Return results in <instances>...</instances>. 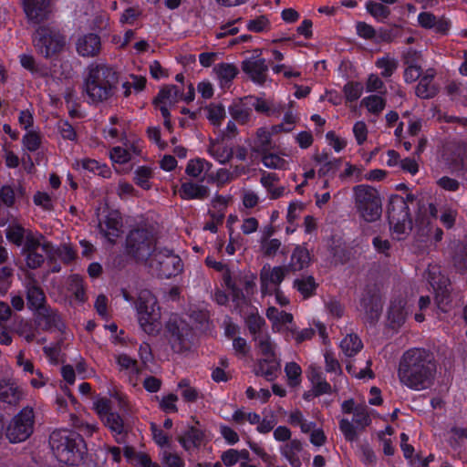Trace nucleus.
Instances as JSON below:
<instances>
[{
    "label": "nucleus",
    "mask_w": 467,
    "mask_h": 467,
    "mask_svg": "<svg viewBox=\"0 0 467 467\" xmlns=\"http://www.w3.org/2000/svg\"><path fill=\"white\" fill-rule=\"evenodd\" d=\"M436 372L437 366L433 354L420 348L405 351L398 368L400 383L416 391L431 388L434 383Z\"/></svg>",
    "instance_id": "1"
},
{
    "label": "nucleus",
    "mask_w": 467,
    "mask_h": 467,
    "mask_svg": "<svg viewBox=\"0 0 467 467\" xmlns=\"http://www.w3.org/2000/svg\"><path fill=\"white\" fill-rule=\"evenodd\" d=\"M120 74L106 64L91 65L84 81L83 91L92 103L110 99L117 92Z\"/></svg>",
    "instance_id": "2"
},
{
    "label": "nucleus",
    "mask_w": 467,
    "mask_h": 467,
    "mask_svg": "<svg viewBox=\"0 0 467 467\" xmlns=\"http://www.w3.org/2000/svg\"><path fill=\"white\" fill-rule=\"evenodd\" d=\"M381 287L380 266L374 264L366 275V284L360 294L358 307V310L362 314V318L371 325H374L379 319L382 313Z\"/></svg>",
    "instance_id": "3"
},
{
    "label": "nucleus",
    "mask_w": 467,
    "mask_h": 467,
    "mask_svg": "<svg viewBox=\"0 0 467 467\" xmlns=\"http://www.w3.org/2000/svg\"><path fill=\"white\" fill-rule=\"evenodd\" d=\"M49 445L57 460L68 465H78L87 451L82 436L67 430L54 431L49 436Z\"/></svg>",
    "instance_id": "4"
},
{
    "label": "nucleus",
    "mask_w": 467,
    "mask_h": 467,
    "mask_svg": "<svg viewBox=\"0 0 467 467\" xmlns=\"http://www.w3.org/2000/svg\"><path fill=\"white\" fill-rule=\"evenodd\" d=\"M354 207L359 216L368 223L379 220L382 213V202L378 190L370 185L353 187Z\"/></svg>",
    "instance_id": "5"
},
{
    "label": "nucleus",
    "mask_w": 467,
    "mask_h": 467,
    "mask_svg": "<svg viewBox=\"0 0 467 467\" xmlns=\"http://www.w3.org/2000/svg\"><path fill=\"white\" fill-rule=\"evenodd\" d=\"M136 309L143 331L148 335H158L161 329L160 307L157 305V298L150 290L140 291Z\"/></svg>",
    "instance_id": "6"
},
{
    "label": "nucleus",
    "mask_w": 467,
    "mask_h": 467,
    "mask_svg": "<svg viewBox=\"0 0 467 467\" xmlns=\"http://www.w3.org/2000/svg\"><path fill=\"white\" fill-rule=\"evenodd\" d=\"M411 193L403 198L398 194L389 199L387 213L390 229L398 235L409 234L412 230L413 223L410 213L409 202L415 201Z\"/></svg>",
    "instance_id": "7"
},
{
    "label": "nucleus",
    "mask_w": 467,
    "mask_h": 467,
    "mask_svg": "<svg viewBox=\"0 0 467 467\" xmlns=\"http://www.w3.org/2000/svg\"><path fill=\"white\" fill-rule=\"evenodd\" d=\"M32 38L37 53L45 58L57 55L66 45V36L51 25L38 26Z\"/></svg>",
    "instance_id": "8"
},
{
    "label": "nucleus",
    "mask_w": 467,
    "mask_h": 467,
    "mask_svg": "<svg viewBox=\"0 0 467 467\" xmlns=\"http://www.w3.org/2000/svg\"><path fill=\"white\" fill-rule=\"evenodd\" d=\"M156 249V239L147 229H133L126 237V254L136 262L150 259Z\"/></svg>",
    "instance_id": "9"
},
{
    "label": "nucleus",
    "mask_w": 467,
    "mask_h": 467,
    "mask_svg": "<svg viewBox=\"0 0 467 467\" xmlns=\"http://www.w3.org/2000/svg\"><path fill=\"white\" fill-rule=\"evenodd\" d=\"M35 415L32 408H24L8 424L5 436L12 443L27 440L34 431Z\"/></svg>",
    "instance_id": "10"
},
{
    "label": "nucleus",
    "mask_w": 467,
    "mask_h": 467,
    "mask_svg": "<svg viewBox=\"0 0 467 467\" xmlns=\"http://www.w3.org/2000/svg\"><path fill=\"white\" fill-rule=\"evenodd\" d=\"M150 267L152 268L161 278L176 276L182 270L181 258L168 249H156L150 259Z\"/></svg>",
    "instance_id": "11"
},
{
    "label": "nucleus",
    "mask_w": 467,
    "mask_h": 467,
    "mask_svg": "<svg viewBox=\"0 0 467 467\" xmlns=\"http://www.w3.org/2000/svg\"><path fill=\"white\" fill-rule=\"evenodd\" d=\"M165 328L174 352L182 353L191 348L192 328L186 321L172 317L166 323Z\"/></svg>",
    "instance_id": "12"
},
{
    "label": "nucleus",
    "mask_w": 467,
    "mask_h": 467,
    "mask_svg": "<svg viewBox=\"0 0 467 467\" xmlns=\"http://www.w3.org/2000/svg\"><path fill=\"white\" fill-rule=\"evenodd\" d=\"M27 21L40 25L47 21L52 14L51 0H22Z\"/></svg>",
    "instance_id": "13"
},
{
    "label": "nucleus",
    "mask_w": 467,
    "mask_h": 467,
    "mask_svg": "<svg viewBox=\"0 0 467 467\" xmlns=\"http://www.w3.org/2000/svg\"><path fill=\"white\" fill-rule=\"evenodd\" d=\"M34 322L43 331H62L65 324L58 311L50 306L41 307L34 313Z\"/></svg>",
    "instance_id": "14"
},
{
    "label": "nucleus",
    "mask_w": 467,
    "mask_h": 467,
    "mask_svg": "<svg viewBox=\"0 0 467 467\" xmlns=\"http://www.w3.org/2000/svg\"><path fill=\"white\" fill-rule=\"evenodd\" d=\"M241 68L256 84L264 85L267 80L268 65L265 58L254 56L244 59Z\"/></svg>",
    "instance_id": "15"
},
{
    "label": "nucleus",
    "mask_w": 467,
    "mask_h": 467,
    "mask_svg": "<svg viewBox=\"0 0 467 467\" xmlns=\"http://www.w3.org/2000/svg\"><path fill=\"white\" fill-rule=\"evenodd\" d=\"M291 273L286 265L270 267L269 265L263 266L260 272L261 291L263 294L268 292V285L273 284L278 285L285 279V275Z\"/></svg>",
    "instance_id": "16"
},
{
    "label": "nucleus",
    "mask_w": 467,
    "mask_h": 467,
    "mask_svg": "<svg viewBox=\"0 0 467 467\" xmlns=\"http://www.w3.org/2000/svg\"><path fill=\"white\" fill-rule=\"evenodd\" d=\"M99 227L104 236L110 242L114 243L122 227V220L117 211L109 212L104 221H99Z\"/></svg>",
    "instance_id": "17"
},
{
    "label": "nucleus",
    "mask_w": 467,
    "mask_h": 467,
    "mask_svg": "<svg viewBox=\"0 0 467 467\" xmlns=\"http://www.w3.org/2000/svg\"><path fill=\"white\" fill-rule=\"evenodd\" d=\"M76 47L78 53L82 57H95L101 49L100 37L93 33L83 35L78 39Z\"/></svg>",
    "instance_id": "18"
},
{
    "label": "nucleus",
    "mask_w": 467,
    "mask_h": 467,
    "mask_svg": "<svg viewBox=\"0 0 467 467\" xmlns=\"http://www.w3.org/2000/svg\"><path fill=\"white\" fill-rule=\"evenodd\" d=\"M180 196L184 200H203L210 194L209 188L193 182H182L179 190Z\"/></svg>",
    "instance_id": "19"
},
{
    "label": "nucleus",
    "mask_w": 467,
    "mask_h": 467,
    "mask_svg": "<svg viewBox=\"0 0 467 467\" xmlns=\"http://www.w3.org/2000/svg\"><path fill=\"white\" fill-rule=\"evenodd\" d=\"M452 263L455 269L460 273L467 271V237L458 240L452 245Z\"/></svg>",
    "instance_id": "20"
},
{
    "label": "nucleus",
    "mask_w": 467,
    "mask_h": 467,
    "mask_svg": "<svg viewBox=\"0 0 467 467\" xmlns=\"http://www.w3.org/2000/svg\"><path fill=\"white\" fill-rule=\"evenodd\" d=\"M310 264V254L306 248L297 245L294 249L290 263L286 265L291 273H296L306 268Z\"/></svg>",
    "instance_id": "21"
},
{
    "label": "nucleus",
    "mask_w": 467,
    "mask_h": 467,
    "mask_svg": "<svg viewBox=\"0 0 467 467\" xmlns=\"http://www.w3.org/2000/svg\"><path fill=\"white\" fill-rule=\"evenodd\" d=\"M23 396L22 390L12 382L0 381V400L8 405H17Z\"/></svg>",
    "instance_id": "22"
},
{
    "label": "nucleus",
    "mask_w": 467,
    "mask_h": 467,
    "mask_svg": "<svg viewBox=\"0 0 467 467\" xmlns=\"http://www.w3.org/2000/svg\"><path fill=\"white\" fill-rule=\"evenodd\" d=\"M438 216V210L434 203L425 202L424 200L418 202V213L416 215V224L420 227L428 226L431 223V219H436Z\"/></svg>",
    "instance_id": "23"
},
{
    "label": "nucleus",
    "mask_w": 467,
    "mask_h": 467,
    "mask_svg": "<svg viewBox=\"0 0 467 467\" xmlns=\"http://www.w3.org/2000/svg\"><path fill=\"white\" fill-rule=\"evenodd\" d=\"M26 300L28 308L34 313L47 306L43 289L36 284L26 286Z\"/></svg>",
    "instance_id": "24"
},
{
    "label": "nucleus",
    "mask_w": 467,
    "mask_h": 467,
    "mask_svg": "<svg viewBox=\"0 0 467 467\" xmlns=\"http://www.w3.org/2000/svg\"><path fill=\"white\" fill-rule=\"evenodd\" d=\"M208 152L221 164L228 163L234 156V149L223 145L218 140H210Z\"/></svg>",
    "instance_id": "25"
},
{
    "label": "nucleus",
    "mask_w": 467,
    "mask_h": 467,
    "mask_svg": "<svg viewBox=\"0 0 467 467\" xmlns=\"http://www.w3.org/2000/svg\"><path fill=\"white\" fill-rule=\"evenodd\" d=\"M450 285V282L448 279L443 278L440 281L437 287H434L435 289V301L438 306V307L443 311L447 312L450 309L451 297V292L448 288V285Z\"/></svg>",
    "instance_id": "26"
},
{
    "label": "nucleus",
    "mask_w": 467,
    "mask_h": 467,
    "mask_svg": "<svg viewBox=\"0 0 467 467\" xmlns=\"http://www.w3.org/2000/svg\"><path fill=\"white\" fill-rule=\"evenodd\" d=\"M303 450L302 442L299 440H291L281 448V454L289 462L292 467H300L301 461L297 453Z\"/></svg>",
    "instance_id": "27"
},
{
    "label": "nucleus",
    "mask_w": 467,
    "mask_h": 467,
    "mask_svg": "<svg viewBox=\"0 0 467 467\" xmlns=\"http://www.w3.org/2000/svg\"><path fill=\"white\" fill-rule=\"evenodd\" d=\"M203 438V431L192 426L184 435L178 437V441L186 451H189L192 447L198 448Z\"/></svg>",
    "instance_id": "28"
},
{
    "label": "nucleus",
    "mask_w": 467,
    "mask_h": 467,
    "mask_svg": "<svg viewBox=\"0 0 467 467\" xmlns=\"http://www.w3.org/2000/svg\"><path fill=\"white\" fill-rule=\"evenodd\" d=\"M273 149L271 133L265 128L258 129L252 150L259 154H265Z\"/></svg>",
    "instance_id": "29"
},
{
    "label": "nucleus",
    "mask_w": 467,
    "mask_h": 467,
    "mask_svg": "<svg viewBox=\"0 0 467 467\" xmlns=\"http://www.w3.org/2000/svg\"><path fill=\"white\" fill-rule=\"evenodd\" d=\"M294 287L303 296V297L309 298L316 294L318 284L316 282L314 276L307 275L296 278L294 281Z\"/></svg>",
    "instance_id": "30"
},
{
    "label": "nucleus",
    "mask_w": 467,
    "mask_h": 467,
    "mask_svg": "<svg viewBox=\"0 0 467 467\" xmlns=\"http://www.w3.org/2000/svg\"><path fill=\"white\" fill-rule=\"evenodd\" d=\"M438 92L439 88L431 82V75L423 76L415 88L416 95L422 99H432Z\"/></svg>",
    "instance_id": "31"
},
{
    "label": "nucleus",
    "mask_w": 467,
    "mask_h": 467,
    "mask_svg": "<svg viewBox=\"0 0 467 467\" xmlns=\"http://www.w3.org/2000/svg\"><path fill=\"white\" fill-rule=\"evenodd\" d=\"M280 368V364L275 358H263L259 361L256 375L264 376L267 380H273L276 377V372Z\"/></svg>",
    "instance_id": "32"
},
{
    "label": "nucleus",
    "mask_w": 467,
    "mask_h": 467,
    "mask_svg": "<svg viewBox=\"0 0 467 467\" xmlns=\"http://www.w3.org/2000/svg\"><path fill=\"white\" fill-rule=\"evenodd\" d=\"M180 98H182V93L177 86L166 85L159 91L157 97L153 99V104H162L167 99H170L172 103H176Z\"/></svg>",
    "instance_id": "33"
},
{
    "label": "nucleus",
    "mask_w": 467,
    "mask_h": 467,
    "mask_svg": "<svg viewBox=\"0 0 467 467\" xmlns=\"http://www.w3.org/2000/svg\"><path fill=\"white\" fill-rule=\"evenodd\" d=\"M342 351L348 357H353L363 348L360 338L355 334L348 335L340 343Z\"/></svg>",
    "instance_id": "34"
},
{
    "label": "nucleus",
    "mask_w": 467,
    "mask_h": 467,
    "mask_svg": "<svg viewBox=\"0 0 467 467\" xmlns=\"http://www.w3.org/2000/svg\"><path fill=\"white\" fill-rule=\"evenodd\" d=\"M26 242L23 247V254L33 252L35 250L42 249L44 253H48L51 249L50 243H40L39 239L36 238L31 231L26 234Z\"/></svg>",
    "instance_id": "35"
},
{
    "label": "nucleus",
    "mask_w": 467,
    "mask_h": 467,
    "mask_svg": "<svg viewBox=\"0 0 467 467\" xmlns=\"http://www.w3.org/2000/svg\"><path fill=\"white\" fill-rule=\"evenodd\" d=\"M214 71L221 81L231 82L238 74V68L232 64L220 63L214 67Z\"/></svg>",
    "instance_id": "36"
},
{
    "label": "nucleus",
    "mask_w": 467,
    "mask_h": 467,
    "mask_svg": "<svg viewBox=\"0 0 467 467\" xmlns=\"http://www.w3.org/2000/svg\"><path fill=\"white\" fill-rule=\"evenodd\" d=\"M366 9L373 17L380 21L387 19L390 15L389 8L379 2L368 1Z\"/></svg>",
    "instance_id": "37"
},
{
    "label": "nucleus",
    "mask_w": 467,
    "mask_h": 467,
    "mask_svg": "<svg viewBox=\"0 0 467 467\" xmlns=\"http://www.w3.org/2000/svg\"><path fill=\"white\" fill-rule=\"evenodd\" d=\"M251 111V109L244 107L241 101L229 107V113L232 118L242 124L249 120Z\"/></svg>",
    "instance_id": "38"
},
{
    "label": "nucleus",
    "mask_w": 467,
    "mask_h": 467,
    "mask_svg": "<svg viewBox=\"0 0 467 467\" xmlns=\"http://www.w3.org/2000/svg\"><path fill=\"white\" fill-rule=\"evenodd\" d=\"M101 420L111 431L117 434L124 432V421L118 413L111 411L106 414Z\"/></svg>",
    "instance_id": "39"
},
{
    "label": "nucleus",
    "mask_w": 467,
    "mask_h": 467,
    "mask_svg": "<svg viewBox=\"0 0 467 467\" xmlns=\"http://www.w3.org/2000/svg\"><path fill=\"white\" fill-rule=\"evenodd\" d=\"M20 63L23 67L32 73L39 74L40 76L47 75V68L36 63L32 55L23 54L20 56Z\"/></svg>",
    "instance_id": "40"
},
{
    "label": "nucleus",
    "mask_w": 467,
    "mask_h": 467,
    "mask_svg": "<svg viewBox=\"0 0 467 467\" xmlns=\"http://www.w3.org/2000/svg\"><path fill=\"white\" fill-rule=\"evenodd\" d=\"M361 104L366 106L368 110L379 115L385 108V99L377 95H371L362 99Z\"/></svg>",
    "instance_id": "41"
},
{
    "label": "nucleus",
    "mask_w": 467,
    "mask_h": 467,
    "mask_svg": "<svg viewBox=\"0 0 467 467\" xmlns=\"http://www.w3.org/2000/svg\"><path fill=\"white\" fill-rule=\"evenodd\" d=\"M401 29L398 26H393L389 28H379L377 31L375 42H387L390 43L395 38L400 36Z\"/></svg>",
    "instance_id": "42"
},
{
    "label": "nucleus",
    "mask_w": 467,
    "mask_h": 467,
    "mask_svg": "<svg viewBox=\"0 0 467 467\" xmlns=\"http://www.w3.org/2000/svg\"><path fill=\"white\" fill-rule=\"evenodd\" d=\"M26 230L19 224L10 225L6 229V238L9 242L20 246L26 237Z\"/></svg>",
    "instance_id": "43"
},
{
    "label": "nucleus",
    "mask_w": 467,
    "mask_h": 467,
    "mask_svg": "<svg viewBox=\"0 0 467 467\" xmlns=\"http://www.w3.org/2000/svg\"><path fill=\"white\" fill-rule=\"evenodd\" d=\"M345 98L348 101L358 100L363 91V85L360 82H348L343 88Z\"/></svg>",
    "instance_id": "44"
},
{
    "label": "nucleus",
    "mask_w": 467,
    "mask_h": 467,
    "mask_svg": "<svg viewBox=\"0 0 467 467\" xmlns=\"http://www.w3.org/2000/svg\"><path fill=\"white\" fill-rule=\"evenodd\" d=\"M285 371L291 387H296L300 383V376L302 373L300 366L296 362H289L285 365Z\"/></svg>",
    "instance_id": "45"
},
{
    "label": "nucleus",
    "mask_w": 467,
    "mask_h": 467,
    "mask_svg": "<svg viewBox=\"0 0 467 467\" xmlns=\"http://www.w3.org/2000/svg\"><path fill=\"white\" fill-rule=\"evenodd\" d=\"M68 290L74 294L75 298L77 300H78L80 302L86 301V295H85V289L83 286V281L78 275H74L70 276V283H69Z\"/></svg>",
    "instance_id": "46"
},
{
    "label": "nucleus",
    "mask_w": 467,
    "mask_h": 467,
    "mask_svg": "<svg viewBox=\"0 0 467 467\" xmlns=\"http://www.w3.org/2000/svg\"><path fill=\"white\" fill-rule=\"evenodd\" d=\"M234 176L227 169H219L215 173H210L207 175L209 182H215L218 187L224 185L231 182Z\"/></svg>",
    "instance_id": "47"
},
{
    "label": "nucleus",
    "mask_w": 467,
    "mask_h": 467,
    "mask_svg": "<svg viewBox=\"0 0 467 467\" xmlns=\"http://www.w3.org/2000/svg\"><path fill=\"white\" fill-rule=\"evenodd\" d=\"M206 109L208 111V119L215 126L220 125L225 117L224 107L222 104H211Z\"/></svg>",
    "instance_id": "48"
},
{
    "label": "nucleus",
    "mask_w": 467,
    "mask_h": 467,
    "mask_svg": "<svg viewBox=\"0 0 467 467\" xmlns=\"http://www.w3.org/2000/svg\"><path fill=\"white\" fill-rule=\"evenodd\" d=\"M151 170L146 166L139 167L135 171L134 181L136 184L143 189H150V178L151 177Z\"/></svg>",
    "instance_id": "49"
},
{
    "label": "nucleus",
    "mask_w": 467,
    "mask_h": 467,
    "mask_svg": "<svg viewBox=\"0 0 467 467\" xmlns=\"http://www.w3.org/2000/svg\"><path fill=\"white\" fill-rule=\"evenodd\" d=\"M281 247V241L274 238L270 240L261 239V250L265 257H273Z\"/></svg>",
    "instance_id": "50"
},
{
    "label": "nucleus",
    "mask_w": 467,
    "mask_h": 467,
    "mask_svg": "<svg viewBox=\"0 0 467 467\" xmlns=\"http://www.w3.org/2000/svg\"><path fill=\"white\" fill-rule=\"evenodd\" d=\"M353 421L357 427H360L361 429L370 424L371 420L365 406L355 407Z\"/></svg>",
    "instance_id": "51"
},
{
    "label": "nucleus",
    "mask_w": 467,
    "mask_h": 467,
    "mask_svg": "<svg viewBox=\"0 0 467 467\" xmlns=\"http://www.w3.org/2000/svg\"><path fill=\"white\" fill-rule=\"evenodd\" d=\"M262 161L267 168L271 169H284L286 165V161L276 154L266 152L261 154Z\"/></svg>",
    "instance_id": "52"
},
{
    "label": "nucleus",
    "mask_w": 467,
    "mask_h": 467,
    "mask_svg": "<svg viewBox=\"0 0 467 467\" xmlns=\"http://www.w3.org/2000/svg\"><path fill=\"white\" fill-rule=\"evenodd\" d=\"M203 171L204 160L200 158L190 160L185 169L186 174L193 178H197Z\"/></svg>",
    "instance_id": "53"
},
{
    "label": "nucleus",
    "mask_w": 467,
    "mask_h": 467,
    "mask_svg": "<svg viewBox=\"0 0 467 467\" xmlns=\"http://www.w3.org/2000/svg\"><path fill=\"white\" fill-rule=\"evenodd\" d=\"M179 388L182 389V397L187 402H194L198 399V391L195 388L191 387L186 379H182L179 383Z\"/></svg>",
    "instance_id": "54"
},
{
    "label": "nucleus",
    "mask_w": 467,
    "mask_h": 467,
    "mask_svg": "<svg viewBox=\"0 0 467 467\" xmlns=\"http://www.w3.org/2000/svg\"><path fill=\"white\" fill-rule=\"evenodd\" d=\"M357 34L368 40H375L377 36V30L366 22H358L356 26Z\"/></svg>",
    "instance_id": "55"
},
{
    "label": "nucleus",
    "mask_w": 467,
    "mask_h": 467,
    "mask_svg": "<svg viewBox=\"0 0 467 467\" xmlns=\"http://www.w3.org/2000/svg\"><path fill=\"white\" fill-rule=\"evenodd\" d=\"M376 65L378 67L383 68L381 75L384 78L390 77L398 67V63L395 59H389L387 57L378 59Z\"/></svg>",
    "instance_id": "56"
},
{
    "label": "nucleus",
    "mask_w": 467,
    "mask_h": 467,
    "mask_svg": "<svg viewBox=\"0 0 467 467\" xmlns=\"http://www.w3.org/2000/svg\"><path fill=\"white\" fill-rule=\"evenodd\" d=\"M339 428L347 441H353L357 439L356 427L348 420L342 419L339 422Z\"/></svg>",
    "instance_id": "57"
},
{
    "label": "nucleus",
    "mask_w": 467,
    "mask_h": 467,
    "mask_svg": "<svg viewBox=\"0 0 467 467\" xmlns=\"http://www.w3.org/2000/svg\"><path fill=\"white\" fill-rule=\"evenodd\" d=\"M246 325L251 334L255 335L260 332L265 325V319L257 314H251L246 318Z\"/></svg>",
    "instance_id": "58"
},
{
    "label": "nucleus",
    "mask_w": 467,
    "mask_h": 467,
    "mask_svg": "<svg viewBox=\"0 0 467 467\" xmlns=\"http://www.w3.org/2000/svg\"><path fill=\"white\" fill-rule=\"evenodd\" d=\"M25 254L26 265L30 269H36L40 267L45 261L44 254L38 253L37 250L26 253Z\"/></svg>",
    "instance_id": "59"
},
{
    "label": "nucleus",
    "mask_w": 467,
    "mask_h": 467,
    "mask_svg": "<svg viewBox=\"0 0 467 467\" xmlns=\"http://www.w3.org/2000/svg\"><path fill=\"white\" fill-rule=\"evenodd\" d=\"M23 143L28 150L35 151L39 148L41 140L37 133L31 131L24 136Z\"/></svg>",
    "instance_id": "60"
},
{
    "label": "nucleus",
    "mask_w": 467,
    "mask_h": 467,
    "mask_svg": "<svg viewBox=\"0 0 467 467\" xmlns=\"http://www.w3.org/2000/svg\"><path fill=\"white\" fill-rule=\"evenodd\" d=\"M81 165L84 169L98 172L99 175L106 176V172H109L106 165H100L99 161L91 159H85L81 161Z\"/></svg>",
    "instance_id": "61"
},
{
    "label": "nucleus",
    "mask_w": 467,
    "mask_h": 467,
    "mask_svg": "<svg viewBox=\"0 0 467 467\" xmlns=\"http://www.w3.org/2000/svg\"><path fill=\"white\" fill-rule=\"evenodd\" d=\"M422 68L419 65L407 66L404 71V79L407 83H412L421 76Z\"/></svg>",
    "instance_id": "62"
},
{
    "label": "nucleus",
    "mask_w": 467,
    "mask_h": 467,
    "mask_svg": "<svg viewBox=\"0 0 467 467\" xmlns=\"http://www.w3.org/2000/svg\"><path fill=\"white\" fill-rule=\"evenodd\" d=\"M34 202L36 205L42 206L47 211L53 210L51 197L47 192H37L34 195Z\"/></svg>",
    "instance_id": "63"
},
{
    "label": "nucleus",
    "mask_w": 467,
    "mask_h": 467,
    "mask_svg": "<svg viewBox=\"0 0 467 467\" xmlns=\"http://www.w3.org/2000/svg\"><path fill=\"white\" fill-rule=\"evenodd\" d=\"M0 200L7 207L13 206L15 203V192L9 185H4L0 189Z\"/></svg>",
    "instance_id": "64"
}]
</instances>
